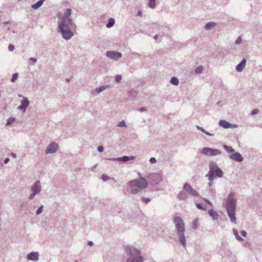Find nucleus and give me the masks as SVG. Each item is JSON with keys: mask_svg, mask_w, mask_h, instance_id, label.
Masks as SVG:
<instances>
[{"mask_svg": "<svg viewBox=\"0 0 262 262\" xmlns=\"http://www.w3.org/2000/svg\"><path fill=\"white\" fill-rule=\"evenodd\" d=\"M74 262H79L77 260H75Z\"/></svg>", "mask_w": 262, "mask_h": 262, "instance_id": "56", "label": "nucleus"}, {"mask_svg": "<svg viewBox=\"0 0 262 262\" xmlns=\"http://www.w3.org/2000/svg\"><path fill=\"white\" fill-rule=\"evenodd\" d=\"M148 6L150 8H154L156 6V0H149Z\"/></svg>", "mask_w": 262, "mask_h": 262, "instance_id": "30", "label": "nucleus"}, {"mask_svg": "<svg viewBox=\"0 0 262 262\" xmlns=\"http://www.w3.org/2000/svg\"><path fill=\"white\" fill-rule=\"evenodd\" d=\"M229 158L231 159L234 160L238 162H241L244 160V158L242 155L238 152H235L234 154H230L229 155Z\"/></svg>", "mask_w": 262, "mask_h": 262, "instance_id": "13", "label": "nucleus"}, {"mask_svg": "<svg viewBox=\"0 0 262 262\" xmlns=\"http://www.w3.org/2000/svg\"><path fill=\"white\" fill-rule=\"evenodd\" d=\"M196 127L198 128V129H199L202 133L205 134L206 135H207L209 136H214V135L213 134H211V133L206 131L202 127L200 126L199 125H196Z\"/></svg>", "mask_w": 262, "mask_h": 262, "instance_id": "24", "label": "nucleus"}, {"mask_svg": "<svg viewBox=\"0 0 262 262\" xmlns=\"http://www.w3.org/2000/svg\"><path fill=\"white\" fill-rule=\"evenodd\" d=\"M183 190L185 191L187 194H189L192 196L198 197L199 196V193L188 183H186L184 184Z\"/></svg>", "mask_w": 262, "mask_h": 262, "instance_id": "9", "label": "nucleus"}, {"mask_svg": "<svg viewBox=\"0 0 262 262\" xmlns=\"http://www.w3.org/2000/svg\"><path fill=\"white\" fill-rule=\"evenodd\" d=\"M187 193L183 190L178 195V198L180 200H185L188 199Z\"/></svg>", "mask_w": 262, "mask_h": 262, "instance_id": "19", "label": "nucleus"}, {"mask_svg": "<svg viewBox=\"0 0 262 262\" xmlns=\"http://www.w3.org/2000/svg\"><path fill=\"white\" fill-rule=\"evenodd\" d=\"M117 126L121 127H126V125L125 121L124 120H122L118 123V124H117Z\"/></svg>", "mask_w": 262, "mask_h": 262, "instance_id": "37", "label": "nucleus"}, {"mask_svg": "<svg viewBox=\"0 0 262 262\" xmlns=\"http://www.w3.org/2000/svg\"><path fill=\"white\" fill-rule=\"evenodd\" d=\"M141 14H142V13H141V11H139L138 12V13H137V16H140V15H141Z\"/></svg>", "mask_w": 262, "mask_h": 262, "instance_id": "52", "label": "nucleus"}, {"mask_svg": "<svg viewBox=\"0 0 262 262\" xmlns=\"http://www.w3.org/2000/svg\"><path fill=\"white\" fill-rule=\"evenodd\" d=\"M241 234L244 237H246L247 235V232L245 230H242L241 231Z\"/></svg>", "mask_w": 262, "mask_h": 262, "instance_id": "47", "label": "nucleus"}, {"mask_svg": "<svg viewBox=\"0 0 262 262\" xmlns=\"http://www.w3.org/2000/svg\"><path fill=\"white\" fill-rule=\"evenodd\" d=\"M206 177H207L209 180L208 183V187H212L213 185V182L214 180V178L212 177V174H206Z\"/></svg>", "mask_w": 262, "mask_h": 262, "instance_id": "23", "label": "nucleus"}, {"mask_svg": "<svg viewBox=\"0 0 262 262\" xmlns=\"http://www.w3.org/2000/svg\"><path fill=\"white\" fill-rule=\"evenodd\" d=\"M115 19L113 18H111L108 19V21L106 24V27L108 28H111L115 24Z\"/></svg>", "mask_w": 262, "mask_h": 262, "instance_id": "27", "label": "nucleus"}, {"mask_svg": "<svg viewBox=\"0 0 262 262\" xmlns=\"http://www.w3.org/2000/svg\"><path fill=\"white\" fill-rule=\"evenodd\" d=\"M15 121V119L14 118H10L8 119L6 125L8 126L13 123H14Z\"/></svg>", "mask_w": 262, "mask_h": 262, "instance_id": "32", "label": "nucleus"}, {"mask_svg": "<svg viewBox=\"0 0 262 262\" xmlns=\"http://www.w3.org/2000/svg\"><path fill=\"white\" fill-rule=\"evenodd\" d=\"M8 49L10 51H13L14 50V46L12 44H10L8 46Z\"/></svg>", "mask_w": 262, "mask_h": 262, "instance_id": "44", "label": "nucleus"}, {"mask_svg": "<svg viewBox=\"0 0 262 262\" xmlns=\"http://www.w3.org/2000/svg\"><path fill=\"white\" fill-rule=\"evenodd\" d=\"M125 252L128 256L126 262H143L144 260L141 251L132 246H126Z\"/></svg>", "mask_w": 262, "mask_h": 262, "instance_id": "3", "label": "nucleus"}, {"mask_svg": "<svg viewBox=\"0 0 262 262\" xmlns=\"http://www.w3.org/2000/svg\"><path fill=\"white\" fill-rule=\"evenodd\" d=\"M4 23H5V24H7V23H8V21H6V22H5Z\"/></svg>", "mask_w": 262, "mask_h": 262, "instance_id": "57", "label": "nucleus"}, {"mask_svg": "<svg viewBox=\"0 0 262 262\" xmlns=\"http://www.w3.org/2000/svg\"><path fill=\"white\" fill-rule=\"evenodd\" d=\"M236 204V199H235V194L233 192H230L228 195L225 205L227 214L230 221L234 224L236 223L235 217Z\"/></svg>", "mask_w": 262, "mask_h": 262, "instance_id": "2", "label": "nucleus"}, {"mask_svg": "<svg viewBox=\"0 0 262 262\" xmlns=\"http://www.w3.org/2000/svg\"><path fill=\"white\" fill-rule=\"evenodd\" d=\"M246 64V60L245 58H243L242 61L238 64L235 68L236 70L238 72H241L244 69Z\"/></svg>", "mask_w": 262, "mask_h": 262, "instance_id": "17", "label": "nucleus"}, {"mask_svg": "<svg viewBox=\"0 0 262 262\" xmlns=\"http://www.w3.org/2000/svg\"><path fill=\"white\" fill-rule=\"evenodd\" d=\"M138 175L139 178H141V177H142L141 176V173L140 172H138Z\"/></svg>", "mask_w": 262, "mask_h": 262, "instance_id": "53", "label": "nucleus"}, {"mask_svg": "<svg viewBox=\"0 0 262 262\" xmlns=\"http://www.w3.org/2000/svg\"><path fill=\"white\" fill-rule=\"evenodd\" d=\"M106 56L110 59L114 60H118L122 57V54L116 51H107Z\"/></svg>", "mask_w": 262, "mask_h": 262, "instance_id": "11", "label": "nucleus"}, {"mask_svg": "<svg viewBox=\"0 0 262 262\" xmlns=\"http://www.w3.org/2000/svg\"><path fill=\"white\" fill-rule=\"evenodd\" d=\"M146 109L145 107H141L139 109V111L140 112H146Z\"/></svg>", "mask_w": 262, "mask_h": 262, "instance_id": "49", "label": "nucleus"}, {"mask_svg": "<svg viewBox=\"0 0 262 262\" xmlns=\"http://www.w3.org/2000/svg\"><path fill=\"white\" fill-rule=\"evenodd\" d=\"M204 200L206 203H207L208 205H210L211 206H212V204L209 200H208L206 199H204Z\"/></svg>", "mask_w": 262, "mask_h": 262, "instance_id": "48", "label": "nucleus"}, {"mask_svg": "<svg viewBox=\"0 0 262 262\" xmlns=\"http://www.w3.org/2000/svg\"><path fill=\"white\" fill-rule=\"evenodd\" d=\"M196 207L198 209L201 210H206V206H203V205L201 204H196Z\"/></svg>", "mask_w": 262, "mask_h": 262, "instance_id": "36", "label": "nucleus"}, {"mask_svg": "<svg viewBox=\"0 0 262 262\" xmlns=\"http://www.w3.org/2000/svg\"><path fill=\"white\" fill-rule=\"evenodd\" d=\"M148 178L153 180L156 184H158L163 180L161 174L158 173H154L149 175Z\"/></svg>", "mask_w": 262, "mask_h": 262, "instance_id": "12", "label": "nucleus"}, {"mask_svg": "<svg viewBox=\"0 0 262 262\" xmlns=\"http://www.w3.org/2000/svg\"><path fill=\"white\" fill-rule=\"evenodd\" d=\"M71 14L72 9L69 8L66 10L63 14L60 13L57 14V17L59 19L57 28V32L62 35L64 39L67 40L70 39L74 36V33L71 28V26L74 25L71 17Z\"/></svg>", "mask_w": 262, "mask_h": 262, "instance_id": "1", "label": "nucleus"}, {"mask_svg": "<svg viewBox=\"0 0 262 262\" xmlns=\"http://www.w3.org/2000/svg\"><path fill=\"white\" fill-rule=\"evenodd\" d=\"M98 151L102 152L104 150V148L102 146H99L97 148Z\"/></svg>", "mask_w": 262, "mask_h": 262, "instance_id": "46", "label": "nucleus"}, {"mask_svg": "<svg viewBox=\"0 0 262 262\" xmlns=\"http://www.w3.org/2000/svg\"><path fill=\"white\" fill-rule=\"evenodd\" d=\"M58 149V145L55 142L50 143L46 149V154H53Z\"/></svg>", "mask_w": 262, "mask_h": 262, "instance_id": "10", "label": "nucleus"}, {"mask_svg": "<svg viewBox=\"0 0 262 262\" xmlns=\"http://www.w3.org/2000/svg\"><path fill=\"white\" fill-rule=\"evenodd\" d=\"M202 70H203V68L201 66H199L198 67H197L195 70V73L196 74H200L202 73Z\"/></svg>", "mask_w": 262, "mask_h": 262, "instance_id": "35", "label": "nucleus"}, {"mask_svg": "<svg viewBox=\"0 0 262 262\" xmlns=\"http://www.w3.org/2000/svg\"><path fill=\"white\" fill-rule=\"evenodd\" d=\"M43 207V206L42 205L38 208V209L37 210V211L36 212V213L37 215L40 214L42 212Z\"/></svg>", "mask_w": 262, "mask_h": 262, "instance_id": "38", "label": "nucleus"}, {"mask_svg": "<svg viewBox=\"0 0 262 262\" xmlns=\"http://www.w3.org/2000/svg\"><path fill=\"white\" fill-rule=\"evenodd\" d=\"M219 124L221 126L225 128H229L232 127L231 124L224 120H220Z\"/></svg>", "mask_w": 262, "mask_h": 262, "instance_id": "18", "label": "nucleus"}, {"mask_svg": "<svg viewBox=\"0 0 262 262\" xmlns=\"http://www.w3.org/2000/svg\"><path fill=\"white\" fill-rule=\"evenodd\" d=\"M31 190L32 193L29 195V198L30 200H33L34 199L36 195L39 194L41 191V186L40 181H36L32 186Z\"/></svg>", "mask_w": 262, "mask_h": 262, "instance_id": "7", "label": "nucleus"}, {"mask_svg": "<svg viewBox=\"0 0 262 262\" xmlns=\"http://www.w3.org/2000/svg\"><path fill=\"white\" fill-rule=\"evenodd\" d=\"M29 104V101L27 97H24L21 100V105L18 106V110H21L26 109Z\"/></svg>", "mask_w": 262, "mask_h": 262, "instance_id": "15", "label": "nucleus"}, {"mask_svg": "<svg viewBox=\"0 0 262 262\" xmlns=\"http://www.w3.org/2000/svg\"><path fill=\"white\" fill-rule=\"evenodd\" d=\"M192 229L195 230L198 227V219H195L193 221L191 225Z\"/></svg>", "mask_w": 262, "mask_h": 262, "instance_id": "31", "label": "nucleus"}, {"mask_svg": "<svg viewBox=\"0 0 262 262\" xmlns=\"http://www.w3.org/2000/svg\"><path fill=\"white\" fill-rule=\"evenodd\" d=\"M141 200L143 202L145 203V204L148 203L150 201V199L148 198H146L144 197H142L141 198Z\"/></svg>", "mask_w": 262, "mask_h": 262, "instance_id": "40", "label": "nucleus"}, {"mask_svg": "<svg viewBox=\"0 0 262 262\" xmlns=\"http://www.w3.org/2000/svg\"><path fill=\"white\" fill-rule=\"evenodd\" d=\"M10 161V159L9 158H7L4 160V163L5 164L8 163Z\"/></svg>", "mask_w": 262, "mask_h": 262, "instance_id": "50", "label": "nucleus"}, {"mask_svg": "<svg viewBox=\"0 0 262 262\" xmlns=\"http://www.w3.org/2000/svg\"><path fill=\"white\" fill-rule=\"evenodd\" d=\"M45 1V0L39 1L36 3L32 5L31 6V8L34 10H36V9H38L39 7H40L42 6V5L43 4Z\"/></svg>", "mask_w": 262, "mask_h": 262, "instance_id": "20", "label": "nucleus"}, {"mask_svg": "<svg viewBox=\"0 0 262 262\" xmlns=\"http://www.w3.org/2000/svg\"><path fill=\"white\" fill-rule=\"evenodd\" d=\"M149 162L151 163H155L157 162V160H156V159L155 158L151 157L149 159Z\"/></svg>", "mask_w": 262, "mask_h": 262, "instance_id": "45", "label": "nucleus"}, {"mask_svg": "<svg viewBox=\"0 0 262 262\" xmlns=\"http://www.w3.org/2000/svg\"><path fill=\"white\" fill-rule=\"evenodd\" d=\"M215 26V23L213 22H209L207 23L205 25V28L206 30H210L213 27Z\"/></svg>", "mask_w": 262, "mask_h": 262, "instance_id": "28", "label": "nucleus"}, {"mask_svg": "<svg viewBox=\"0 0 262 262\" xmlns=\"http://www.w3.org/2000/svg\"><path fill=\"white\" fill-rule=\"evenodd\" d=\"M177 234L180 243L184 247H186V241L184 235L185 231V224L183 219L180 216H176L173 220Z\"/></svg>", "mask_w": 262, "mask_h": 262, "instance_id": "4", "label": "nucleus"}, {"mask_svg": "<svg viewBox=\"0 0 262 262\" xmlns=\"http://www.w3.org/2000/svg\"><path fill=\"white\" fill-rule=\"evenodd\" d=\"M109 87H110L109 85H103V86L96 88L95 90L96 93H99L103 91L105 89L108 88Z\"/></svg>", "mask_w": 262, "mask_h": 262, "instance_id": "22", "label": "nucleus"}, {"mask_svg": "<svg viewBox=\"0 0 262 262\" xmlns=\"http://www.w3.org/2000/svg\"><path fill=\"white\" fill-rule=\"evenodd\" d=\"M242 39L241 36H238L236 39L235 43L236 45H240L242 43Z\"/></svg>", "mask_w": 262, "mask_h": 262, "instance_id": "39", "label": "nucleus"}, {"mask_svg": "<svg viewBox=\"0 0 262 262\" xmlns=\"http://www.w3.org/2000/svg\"><path fill=\"white\" fill-rule=\"evenodd\" d=\"M135 159V157L132 156H123L121 157L116 158H113L111 159V160L113 161H120L122 162H126L129 160H133Z\"/></svg>", "mask_w": 262, "mask_h": 262, "instance_id": "14", "label": "nucleus"}, {"mask_svg": "<svg viewBox=\"0 0 262 262\" xmlns=\"http://www.w3.org/2000/svg\"><path fill=\"white\" fill-rule=\"evenodd\" d=\"M93 245H94V243L93 242L90 241L88 242V245H89L90 246H93Z\"/></svg>", "mask_w": 262, "mask_h": 262, "instance_id": "51", "label": "nucleus"}, {"mask_svg": "<svg viewBox=\"0 0 262 262\" xmlns=\"http://www.w3.org/2000/svg\"><path fill=\"white\" fill-rule=\"evenodd\" d=\"M202 154L209 156H213L221 154L220 150L217 149L211 148L209 147H204L202 150Z\"/></svg>", "mask_w": 262, "mask_h": 262, "instance_id": "8", "label": "nucleus"}, {"mask_svg": "<svg viewBox=\"0 0 262 262\" xmlns=\"http://www.w3.org/2000/svg\"><path fill=\"white\" fill-rule=\"evenodd\" d=\"M29 61H31L33 64H34L37 62V60L36 58L31 57L29 59Z\"/></svg>", "mask_w": 262, "mask_h": 262, "instance_id": "42", "label": "nucleus"}, {"mask_svg": "<svg viewBox=\"0 0 262 262\" xmlns=\"http://www.w3.org/2000/svg\"><path fill=\"white\" fill-rule=\"evenodd\" d=\"M209 214L212 217L213 220H216L218 217L217 213L213 209H210L208 211Z\"/></svg>", "mask_w": 262, "mask_h": 262, "instance_id": "21", "label": "nucleus"}, {"mask_svg": "<svg viewBox=\"0 0 262 262\" xmlns=\"http://www.w3.org/2000/svg\"><path fill=\"white\" fill-rule=\"evenodd\" d=\"M12 155L13 156V157H15V155L14 154H12Z\"/></svg>", "mask_w": 262, "mask_h": 262, "instance_id": "55", "label": "nucleus"}, {"mask_svg": "<svg viewBox=\"0 0 262 262\" xmlns=\"http://www.w3.org/2000/svg\"><path fill=\"white\" fill-rule=\"evenodd\" d=\"M158 35H155L154 36V39H157V38H158Z\"/></svg>", "mask_w": 262, "mask_h": 262, "instance_id": "54", "label": "nucleus"}, {"mask_svg": "<svg viewBox=\"0 0 262 262\" xmlns=\"http://www.w3.org/2000/svg\"><path fill=\"white\" fill-rule=\"evenodd\" d=\"M39 253L32 252L27 255V258L30 260L36 261L38 260Z\"/></svg>", "mask_w": 262, "mask_h": 262, "instance_id": "16", "label": "nucleus"}, {"mask_svg": "<svg viewBox=\"0 0 262 262\" xmlns=\"http://www.w3.org/2000/svg\"><path fill=\"white\" fill-rule=\"evenodd\" d=\"M259 112V110L258 109H254L251 113L252 115H255L257 114Z\"/></svg>", "mask_w": 262, "mask_h": 262, "instance_id": "43", "label": "nucleus"}, {"mask_svg": "<svg viewBox=\"0 0 262 262\" xmlns=\"http://www.w3.org/2000/svg\"><path fill=\"white\" fill-rule=\"evenodd\" d=\"M18 77V74L17 73H14L12 75V78L11 79V81L12 82H14L17 79Z\"/></svg>", "mask_w": 262, "mask_h": 262, "instance_id": "33", "label": "nucleus"}, {"mask_svg": "<svg viewBox=\"0 0 262 262\" xmlns=\"http://www.w3.org/2000/svg\"><path fill=\"white\" fill-rule=\"evenodd\" d=\"M170 83L173 85H177L179 84V80L177 78L173 77L171 78Z\"/></svg>", "mask_w": 262, "mask_h": 262, "instance_id": "29", "label": "nucleus"}, {"mask_svg": "<svg viewBox=\"0 0 262 262\" xmlns=\"http://www.w3.org/2000/svg\"><path fill=\"white\" fill-rule=\"evenodd\" d=\"M128 184L132 188V193L133 194H137L141 190L146 188L148 186L146 180L143 177L130 181L128 182Z\"/></svg>", "mask_w": 262, "mask_h": 262, "instance_id": "5", "label": "nucleus"}, {"mask_svg": "<svg viewBox=\"0 0 262 262\" xmlns=\"http://www.w3.org/2000/svg\"><path fill=\"white\" fill-rule=\"evenodd\" d=\"M101 179L104 182H106L108 180L112 179L111 178H110V177H108L105 174H102L101 176Z\"/></svg>", "mask_w": 262, "mask_h": 262, "instance_id": "34", "label": "nucleus"}, {"mask_svg": "<svg viewBox=\"0 0 262 262\" xmlns=\"http://www.w3.org/2000/svg\"><path fill=\"white\" fill-rule=\"evenodd\" d=\"M233 233L235 235V236L237 241H238L239 242H242L243 241V238H242L240 236H239L238 233V231L236 229H233Z\"/></svg>", "mask_w": 262, "mask_h": 262, "instance_id": "26", "label": "nucleus"}, {"mask_svg": "<svg viewBox=\"0 0 262 262\" xmlns=\"http://www.w3.org/2000/svg\"><path fill=\"white\" fill-rule=\"evenodd\" d=\"M121 79H122V77L120 75H117L115 77V81L117 83L120 82L121 80Z\"/></svg>", "mask_w": 262, "mask_h": 262, "instance_id": "41", "label": "nucleus"}, {"mask_svg": "<svg viewBox=\"0 0 262 262\" xmlns=\"http://www.w3.org/2000/svg\"><path fill=\"white\" fill-rule=\"evenodd\" d=\"M214 178V174L218 178L223 177V172L214 163L211 162L209 165V171L207 174H211Z\"/></svg>", "mask_w": 262, "mask_h": 262, "instance_id": "6", "label": "nucleus"}, {"mask_svg": "<svg viewBox=\"0 0 262 262\" xmlns=\"http://www.w3.org/2000/svg\"><path fill=\"white\" fill-rule=\"evenodd\" d=\"M223 148L227 152L233 153L234 152V149L231 146H229L227 145H224Z\"/></svg>", "mask_w": 262, "mask_h": 262, "instance_id": "25", "label": "nucleus"}]
</instances>
